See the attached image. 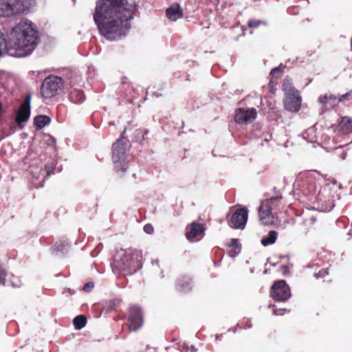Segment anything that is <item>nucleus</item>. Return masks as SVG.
<instances>
[{
    "instance_id": "11",
    "label": "nucleus",
    "mask_w": 352,
    "mask_h": 352,
    "mask_svg": "<svg viewBox=\"0 0 352 352\" xmlns=\"http://www.w3.org/2000/svg\"><path fill=\"white\" fill-rule=\"evenodd\" d=\"M302 98L298 91L289 92L285 95L283 100L284 107L286 110L296 113L299 111L301 107Z\"/></svg>"
},
{
    "instance_id": "2",
    "label": "nucleus",
    "mask_w": 352,
    "mask_h": 352,
    "mask_svg": "<svg viewBox=\"0 0 352 352\" xmlns=\"http://www.w3.org/2000/svg\"><path fill=\"white\" fill-rule=\"evenodd\" d=\"M38 43V34L32 23L21 22L14 27L8 40L3 38L0 31V56L6 49L10 56L24 57L30 54Z\"/></svg>"
},
{
    "instance_id": "17",
    "label": "nucleus",
    "mask_w": 352,
    "mask_h": 352,
    "mask_svg": "<svg viewBox=\"0 0 352 352\" xmlns=\"http://www.w3.org/2000/svg\"><path fill=\"white\" fill-rule=\"evenodd\" d=\"M166 17L172 21H175L183 16V9L179 3H173L166 9Z\"/></svg>"
},
{
    "instance_id": "21",
    "label": "nucleus",
    "mask_w": 352,
    "mask_h": 352,
    "mask_svg": "<svg viewBox=\"0 0 352 352\" xmlns=\"http://www.w3.org/2000/svg\"><path fill=\"white\" fill-rule=\"evenodd\" d=\"M85 95L82 91L73 89L69 94V99L74 103H81L85 100Z\"/></svg>"
},
{
    "instance_id": "33",
    "label": "nucleus",
    "mask_w": 352,
    "mask_h": 352,
    "mask_svg": "<svg viewBox=\"0 0 352 352\" xmlns=\"http://www.w3.org/2000/svg\"><path fill=\"white\" fill-rule=\"evenodd\" d=\"M276 85V82H274V81L271 79L268 83V86L270 88V92L272 94H274L276 91L275 86Z\"/></svg>"
},
{
    "instance_id": "26",
    "label": "nucleus",
    "mask_w": 352,
    "mask_h": 352,
    "mask_svg": "<svg viewBox=\"0 0 352 352\" xmlns=\"http://www.w3.org/2000/svg\"><path fill=\"white\" fill-rule=\"evenodd\" d=\"M329 274L328 269L327 268H322L320 269L317 272H315L314 274V276L318 279V278H324Z\"/></svg>"
},
{
    "instance_id": "7",
    "label": "nucleus",
    "mask_w": 352,
    "mask_h": 352,
    "mask_svg": "<svg viewBox=\"0 0 352 352\" xmlns=\"http://www.w3.org/2000/svg\"><path fill=\"white\" fill-rule=\"evenodd\" d=\"M35 0H0V16L10 17L29 10Z\"/></svg>"
},
{
    "instance_id": "13",
    "label": "nucleus",
    "mask_w": 352,
    "mask_h": 352,
    "mask_svg": "<svg viewBox=\"0 0 352 352\" xmlns=\"http://www.w3.org/2000/svg\"><path fill=\"white\" fill-rule=\"evenodd\" d=\"M257 112L254 108H239L235 111L234 120L239 124H247L256 118Z\"/></svg>"
},
{
    "instance_id": "4",
    "label": "nucleus",
    "mask_w": 352,
    "mask_h": 352,
    "mask_svg": "<svg viewBox=\"0 0 352 352\" xmlns=\"http://www.w3.org/2000/svg\"><path fill=\"white\" fill-rule=\"evenodd\" d=\"M123 131L121 137L112 145V161L115 170L118 173H125L128 168L126 151L129 149V141L124 136Z\"/></svg>"
},
{
    "instance_id": "8",
    "label": "nucleus",
    "mask_w": 352,
    "mask_h": 352,
    "mask_svg": "<svg viewBox=\"0 0 352 352\" xmlns=\"http://www.w3.org/2000/svg\"><path fill=\"white\" fill-rule=\"evenodd\" d=\"M128 328L130 331H138L144 324L142 309L136 305H131L128 309Z\"/></svg>"
},
{
    "instance_id": "22",
    "label": "nucleus",
    "mask_w": 352,
    "mask_h": 352,
    "mask_svg": "<svg viewBox=\"0 0 352 352\" xmlns=\"http://www.w3.org/2000/svg\"><path fill=\"white\" fill-rule=\"evenodd\" d=\"M277 235L278 234L275 230L270 231L267 236L261 239V244L263 246H267L269 245L274 244L276 241Z\"/></svg>"
},
{
    "instance_id": "36",
    "label": "nucleus",
    "mask_w": 352,
    "mask_h": 352,
    "mask_svg": "<svg viewBox=\"0 0 352 352\" xmlns=\"http://www.w3.org/2000/svg\"><path fill=\"white\" fill-rule=\"evenodd\" d=\"M184 346L187 350H190L191 352H197V349L193 345H190V346H188V344H184Z\"/></svg>"
},
{
    "instance_id": "28",
    "label": "nucleus",
    "mask_w": 352,
    "mask_h": 352,
    "mask_svg": "<svg viewBox=\"0 0 352 352\" xmlns=\"http://www.w3.org/2000/svg\"><path fill=\"white\" fill-rule=\"evenodd\" d=\"M263 24H265V22L256 19H250L248 23V27L251 28H256Z\"/></svg>"
},
{
    "instance_id": "19",
    "label": "nucleus",
    "mask_w": 352,
    "mask_h": 352,
    "mask_svg": "<svg viewBox=\"0 0 352 352\" xmlns=\"http://www.w3.org/2000/svg\"><path fill=\"white\" fill-rule=\"evenodd\" d=\"M316 221V218L314 216H310L303 219L301 223V230L304 233H307L310 230H315L314 224Z\"/></svg>"
},
{
    "instance_id": "9",
    "label": "nucleus",
    "mask_w": 352,
    "mask_h": 352,
    "mask_svg": "<svg viewBox=\"0 0 352 352\" xmlns=\"http://www.w3.org/2000/svg\"><path fill=\"white\" fill-rule=\"evenodd\" d=\"M271 296L276 301H286L291 296L290 289L285 280L276 281L271 288Z\"/></svg>"
},
{
    "instance_id": "15",
    "label": "nucleus",
    "mask_w": 352,
    "mask_h": 352,
    "mask_svg": "<svg viewBox=\"0 0 352 352\" xmlns=\"http://www.w3.org/2000/svg\"><path fill=\"white\" fill-rule=\"evenodd\" d=\"M318 101L326 109H333L340 102L339 97H336L331 94L321 95L318 98Z\"/></svg>"
},
{
    "instance_id": "20",
    "label": "nucleus",
    "mask_w": 352,
    "mask_h": 352,
    "mask_svg": "<svg viewBox=\"0 0 352 352\" xmlns=\"http://www.w3.org/2000/svg\"><path fill=\"white\" fill-rule=\"evenodd\" d=\"M50 118L47 116H37L34 119V124L36 130H41L50 122Z\"/></svg>"
},
{
    "instance_id": "27",
    "label": "nucleus",
    "mask_w": 352,
    "mask_h": 352,
    "mask_svg": "<svg viewBox=\"0 0 352 352\" xmlns=\"http://www.w3.org/2000/svg\"><path fill=\"white\" fill-rule=\"evenodd\" d=\"M68 245V243L66 241H61L59 242H56L54 245L53 246V248L56 251H63L65 249V248Z\"/></svg>"
},
{
    "instance_id": "35",
    "label": "nucleus",
    "mask_w": 352,
    "mask_h": 352,
    "mask_svg": "<svg viewBox=\"0 0 352 352\" xmlns=\"http://www.w3.org/2000/svg\"><path fill=\"white\" fill-rule=\"evenodd\" d=\"M94 286L93 283H87L83 286L82 290L85 292H89L94 288Z\"/></svg>"
},
{
    "instance_id": "34",
    "label": "nucleus",
    "mask_w": 352,
    "mask_h": 352,
    "mask_svg": "<svg viewBox=\"0 0 352 352\" xmlns=\"http://www.w3.org/2000/svg\"><path fill=\"white\" fill-rule=\"evenodd\" d=\"M230 246L233 248H240V243L239 241V239H231Z\"/></svg>"
},
{
    "instance_id": "23",
    "label": "nucleus",
    "mask_w": 352,
    "mask_h": 352,
    "mask_svg": "<svg viewBox=\"0 0 352 352\" xmlns=\"http://www.w3.org/2000/svg\"><path fill=\"white\" fill-rule=\"evenodd\" d=\"M87 324V318L84 315H79L74 318L73 324L76 329H82Z\"/></svg>"
},
{
    "instance_id": "10",
    "label": "nucleus",
    "mask_w": 352,
    "mask_h": 352,
    "mask_svg": "<svg viewBox=\"0 0 352 352\" xmlns=\"http://www.w3.org/2000/svg\"><path fill=\"white\" fill-rule=\"evenodd\" d=\"M248 217V211L245 208H240L230 217L228 214L226 218L228 219V225L234 229H243L247 222Z\"/></svg>"
},
{
    "instance_id": "38",
    "label": "nucleus",
    "mask_w": 352,
    "mask_h": 352,
    "mask_svg": "<svg viewBox=\"0 0 352 352\" xmlns=\"http://www.w3.org/2000/svg\"><path fill=\"white\" fill-rule=\"evenodd\" d=\"M282 268H283V270H284V273H285V272L287 270V266L283 265V266H282Z\"/></svg>"
},
{
    "instance_id": "30",
    "label": "nucleus",
    "mask_w": 352,
    "mask_h": 352,
    "mask_svg": "<svg viewBox=\"0 0 352 352\" xmlns=\"http://www.w3.org/2000/svg\"><path fill=\"white\" fill-rule=\"evenodd\" d=\"M340 102H345L346 101H352V89L349 92L339 96Z\"/></svg>"
},
{
    "instance_id": "16",
    "label": "nucleus",
    "mask_w": 352,
    "mask_h": 352,
    "mask_svg": "<svg viewBox=\"0 0 352 352\" xmlns=\"http://www.w3.org/2000/svg\"><path fill=\"white\" fill-rule=\"evenodd\" d=\"M192 280L189 276H181L175 283V288L180 293L186 294L192 289Z\"/></svg>"
},
{
    "instance_id": "18",
    "label": "nucleus",
    "mask_w": 352,
    "mask_h": 352,
    "mask_svg": "<svg viewBox=\"0 0 352 352\" xmlns=\"http://www.w3.org/2000/svg\"><path fill=\"white\" fill-rule=\"evenodd\" d=\"M338 130L344 134H349L352 132V118L344 116L338 124Z\"/></svg>"
},
{
    "instance_id": "5",
    "label": "nucleus",
    "mask_w": 352,
    "mask_h": 352,
    "mask_svg": "<svg viewBox=\"0 0 352 352\" xmlns=\"http://www.w3.org/2000/svg\"><path fill=\"white\" fill-rule=\"evenodd\" d=\"M281 195L270 197L261 201L258 213L259 220L263 225H271L274 222V210H279L282 204Z\"/></svg>"
},
{
    "instance_id": "25",
    "label": "nucleus",
    "mask_w": 352,
    "mask_h": 352,
    "mask_svg": "<svg viewBox=\"0 0 352 352\" xmlns=\"http://www.w3.org/2000/svg\"><path fill=\"white\" fill-rule=\"evenodd\" d=\"M283 90L285 92V95L287 94L289 92H294L298 91L297 89L294 88L292 83V80L289 77L285 78L283 80Z\"/></svg>"
},
{
    "instance_id": "12",
    "label": "nucleus",
    "mask_w": 352,
    "mask_h": 352,
    "mask_svg": "<svg viewBox=\"0 0 352 352\" xmlns=\"http://www.w3.org/2000/svg\"><path fill=\"white\" fill-rule=\"evenodd\" d=\"M31 95L28 94L22 104L19 106L16 113L15 121L20 126L21 124L27 122L30 116Z\"/></svg>"
},
{
    "instance_id": "6",
    "label": "nucleus",
    "mask_w": 352,
    "mask_h": 352,
    "mask_svg": "<svg viewBox=\"0 0 352 352\" xmlns=\"http://www.w3.org/2000/svg\"><path fill=\"white\" fill-rule=\"evenodd\" d=\"M64 86L62 78L54 75L47 76L40 88L41 98L44 101L51 100L62 92Z\"/></svg>"
},
{
    "instance_id": "32",
    "label": "nucleus",
    "mask_w": 352,
    "mask_h": 352,
    "mask_svg": "<svg viewBox=\"0 0 352 352\" xmlns=\"http://www.w3.org/2000/svg\"><path fill=\"white\" fill-rule=\"evenodd\" d=\"M6 272L5 270L2 267L1 264L0 263V283L4 284L6 280Z\"/></svg>"
},
{
    "instance_id": "31",
    "label": "nucleus",
    "mask_w": 352,
    "mask_h": 352,
    "mask_svg": "<svg viewBox=\"0 0 352 352\" xmlns=\"http://www.w3.org/2000/svg\"><path fill=\"white\" fill-rule=\"evenodd\" d=\"M144 231L148 234H151L154 232L153 226L151 223H146L143 228Z\"/></svg>"
},
{
    "instance_id": "29",
    "label": "nucleus",
    "mask_w": 352,
    "mask_h": 352,
    "mask_svg": "<svg viewBox=\"0 0 352 352\" xmlns=\"http://www.w3.org/2000/svg\"><path fill=\"white\" fill-rule=\"evenodd\" d=\"M283 72L282 67H274L270 72L272 79L273 80L274 78L280 77Z\"/></svg>"
},
{
    "instance_id": "3",
    "label": "nucleus",
    "mask_w": 352,
    "mask_h": 352,
    "mask_svg": "<svg viewBox=\"0 0 352 352\" xmlns=\"http://www.w3.org/2000/svg\"><path fill=\"white\" fill-rule=\"evenodd\" d=\"M142 250L129 248L120 258L115 257L111 266L115 273L132 274L142 267Z\"/></svg>"
},
{
    "instance_id": "24",
    "label": "nucleus",
    "mask_w": 352,
    "mask_h": 352,
    "mask_svg": "<svg viewBox=\"0 0 352 352\" xmlns=\"http://www.w3.org/2000/svg\"><path fill=\"white\" fill-rule=\"evenodd\" d=\"M122 304V300L118 298L111 299L106 302V308L109 311H117Z\"/></svg>"
},
{
    "instance_id": "1",
    "label": "nucleus",
    "mask_w": 352,
    "mask_h": 352,
    "mask_svg": "<svg viewBox=\"0 0 352 352\" xmlns=\"http://www.w3.org/2000/svg\"><path fill=\"white\" fill-rule=\"evenodd\" d=\"M137 8L128 0H98L93 18L99 34L110 41L125 36Z\"/></svg>"
},
{
    "instance_id": "39",
    "label": "nucleus",
    "mask_w": 352,
    "mask_h": 352,
    "mask_svg": "<svg viewBox=\"0 0 352 352\" xmlns=\"http://www.w3.org/2000/svg\"><path fill=\"white\" fill-rule=\"evenodd\" d=\"M131 90H132L133 91H135V89H134V87H131Z\"/></svg>"
},
{
    "instance_id": "37",
    "label": "nucleus",
    "mask_w": 352,
    "mask_h": 352,
    "mask_svg": "<svg viewBox=\"0 0 352 352\" xmlns=\"http://www.w3.org/2000/svg\"><path fill=\"white\" fill-rule=\"evenodd\" d=\"M129 82H128V78L126 77H123L122 78V85H125V84H127Z\"/></svg>"
},
{
    "instance_id": "14",
    "label": "nucleus",
    "mask_w": 352,
    "mask_h": 352,
    "mask_svg": "<svg viewBox=\"0 0 352 352\" xmlns=\"http://www.w3.org/2000/svg\"><path fill=\"white\" fill-rule=\"evenodd\" d=\"M203 224L192 222L186 228V236L190 241H194L197 237L201 236L204 232Z\"/></svg>"
}]
</instances>
